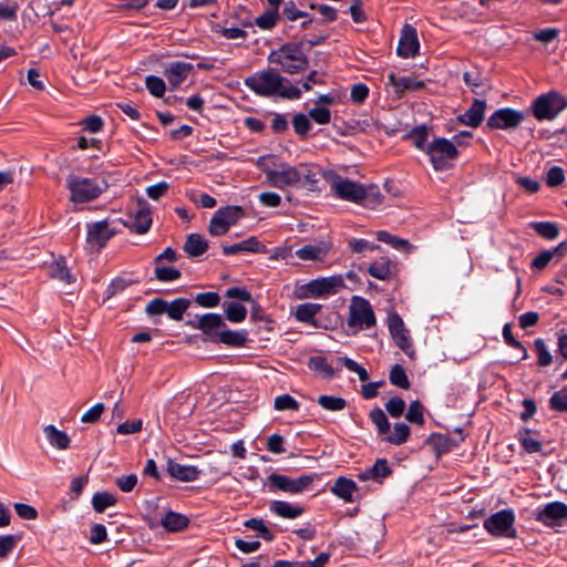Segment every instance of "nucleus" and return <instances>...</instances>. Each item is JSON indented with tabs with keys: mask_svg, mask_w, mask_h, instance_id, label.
I'll return each instance as SVG.
<instances>
[{
	"mask_svg": "<svg viewBox=\"0 0 567 567\" xmlns=\"http://www.w3.org/2000/svg\"><path fill=\"white\" fill-rule=\"evenodd\" d=\"M525 120V113L503 107L495 111L487 120V127L493 130H514Z\"/></svg>",
	"mask_w": 567,
	"mask_h": 567,
	"instance_id": "13",
	"label": "nucleus"
},
{
	"mask_svg": "<svg viewBox=\"0 0 567 567\" xmlns=\"http://www.w3.org/2000/svg\"><path fill=\"white\" fill-rule=\"evenodd\" d=\"M151 225V209L147 207L145 202H138V208L134 213L133 228L138 234H145L148 231Z\"/></svg>",
	"mask_w": 567,
	"mask_h": 567,
	"instance_id": "27",
	"label": "nucleus"
},
{
	"mask_svg": "<svg viewBox=\"0 0 567 567\" xmlns=\"http://www.w3.org/2000/svg\"><path fill=\"white\" fill-rule=\"evenodd\" d=\"M115 235L105 220L87 224V243L96 248H102Z\"/></svg>",
	"mask_w": 567,
	"mask_h": 567,
	"instance_id": "16",
	"label": "nucleus"
},
{
	"mask_svg": "<svg viewBox=\"0 0 567 567\" xmlns=\"http://www.w3.org/2000/svg\"><path fill=\"white\" fill-rule=\"evenodd\" d=\"M419 50V40L415 28L405 25L399 41L396 52L402 58H412Z\"/></svg>",
	"mask_w": 567,
	"mask_h": 567,
	"instance_id": "19",
	"label": "nucleus"
},
{
	"mask_svg": "<svg viewBox=\"0 0 567 567\" xmlns=\"http://www.w3.org/2000/svg\"><path fill=\"white\" fill-rule=\"evenodd\" d=\"M256 165L265 173L267 183L280 189L287 187L313 189L319 181L318 169L306 163L296 166L286 162L276 164L272 155H264L256 161Z\"/></svg>",
	"mask_w": 567,
	"mask_h": 567,
	"instance_id": "1",
	"label": "nucleus"
},
{
	"mask_svg": "<svg viewBox=\"0 0 567 567\" xmlns=\"http://www.w3.org/2000/svg\"><path fill=\"white\" fill-rule=\"evenodd\" d=\"M155 276L159 281H174L181 277V271L173 267H156Z\"/></svg>",
	"mask_w": 567,
	"mask_h": 567,
	"instance_id": "61",
	"label": "nucleus"
},
{
	"mask_svg": "<svg viewBox=\"0 0 567 567\" xmlns=\"http://www.w3.org/2000/svg\"><path fill=\"white\" fill-rule=\"evenodd\" d=\"M535 350L537 352V362L542 367H547L551 363L553 357L547 349V346L543 339H536L535 342Z\"/></svg>",
	"mask_w": 567,
	"mask_h": 567,
	"instance_id": "52",
	"label": "nucleus"
},
{
	"mask_svg": "<svg viewBox=\"0 0 567 567\" xmlns=\"http://www.w3.org/2000/svg\"><path fill=\"white\" fill-rule=\"evenodd\" d=\"M532 226L539 236L546 239H555L559 234V229L555 223L538 221L534 223Z\"/></svg>",
	"mask_w": 567,
	"mask_h": 567,
	"instance_id": "45",
	"label": "nucleus"
},
{
	"mask_svg": "<svg viewBox=\"0 0 567 567\" xmlns=\"http://www.w3.org/2000/svg\"><path fill=\"white\" fill-rule=\"evenodd\" d=\"M265 251V247L255 236H251L240 243L224 246L223 254L225 256L238 255L240 252H260Z\"/></svg>",
	"mask_w": 567,
	"mask_h": 567,
	"instance_id": "24",
	"label": "nucleus"
},
{
	"mask_svg": "<svg viewBox=\"0 0 567 567\" xmlns=\"http://www.w3.org/2000/svg\"><path fill=\"white\" fill-rule=\"evenodd\" d=\"M195 301L202 307L213 308L219 303L220 297L216 292H202L195 297Z\"/></svg>",
	"mask_w": 567,
	"mask_h": 567,
	"instance_id": "63",
	"label": "nucleus"
},
{
	"mask_svg": "<svg viewBox=\"0 0 567 567\" xmlns=\"http://www.w3.org/2000/svg\"><path fill=\"white\" fill-rule=\"evenodd\" d=\"M318 404L327 411L338 412L347 406V401L340 396L320 395Z\"/></svg>",
	"mask_w": 567,
	"mask_h": 567,
	"instance_id": "42",
	"label": "nucleus"
},
{
	"mask_svg": "<svg viewBox=\"0 0 567 567\" xmlns=\"http://www.w3.org/2000/svg\"><path fill=\"white\" fill-rule=\"evenodd\" d=\"M244 526L255 530L258 536L267 542H271L274 539V533L268 528L261 518H249L244 522Z\"/></svg>",
	"mask_w": 567,
	"mask_h": 567,
	"instance_id": "39",
	"label": "nucleus"
},
{
	"mask_svg": "<svg viewBox=\"0 0 567 567\" xmlns=\"http://www.w3.org/2000/svg\"><path fill=\"white\" fill-rule=\"evenodd\" d=\"M167 472L172 477L181 482H194L199 477L202 470L194 465H183L169 460L167 462Z\"/></svg>",
	"mask_w": 567,
	"mask_h": 567,
	"instance_id": "21",
	"label": "nucleus"
},
{
	"mask_svg": "<svg viewBox=\"0 0 567 567\" xmlns=\"http://www.w3.org/2000/svg\"><path fill=\"white\" fill-rule=\"evenodd\" d=\"M292 125H293L296 133L301 136L307 135L311 128L309 118L302 113H299L293 116Z\"/></svg>",
	"mask_w": 567,
	"mask_h": 567,
	"instance_id": "64",
	"label": "nucleus"
},
{
	"mask_svg": "<svg viewBox=\"0 0 567 567\" xmlns=\"http://www.w3.org/2000/svg\"><path fill=\"white\" fill-rule=\"evenodd\" d=\"M515 516L512 511H499L484 520L485 529L495 537L515 538Z\"/></svg>",
	"mask_w": 567,
	"mask_h": 567,
	"instance_id": "11",
	"label": "nucleus"
},
{
	"mask_svg": "<svg viewBox=\"0 0 567 567\" xmlns=\"http://www.w3.org/2000/svg\"><path fill=\"white\" fill-rule=\"evenodd\" d=\"M20 540V535L0 536V559L6 558L17 547Z\"/></svg>",
	"mask_w": 567,
	"mask_h": 567,
	"instance_id": "49",
	"label": "nucleus"
},
{
	"mask_svg": "<svg viewBox=\"0 0 567 567\" xmlns=\"http://www.w3.org/2000/svg\"><path fill=\"white\" fill-rule=\"evenodd\" d=\"M435 171H445L454 165L458 157V151L455 144L444 137H435L429 142L426 153Z\"/></svg>",
	"mask_w": 567,
	"mask_h": 567,
	"instance_id": "5",
	"label": "nucleus"
},
{
	"mask_svg": "<svg viewBox=\"0 0 567 567\" xmlns=\"http://www.w3.org/2000/svg\"><path fill=\"white\" fill-rule=\"evenodd\" d=\"M338 360L341 361L349 371L357 373L361 381L369 379L367 370L354 360L347 357H339Z\"/></svg>",
	"mask_w": 567,
	"mask_h": 567,
	"instance_id": "58",
	"label": "nucleus"
},
{
	"mask_svg": "<svg viewBox=\"0 0 567 567\" xmlns=\"http://www.w3.org/2000/svg\"><path fill=\"white\" fill-rule=\"evenodd\" d=\"M269 509L272 514L277 515L278 517L287 519H295L301 516L305 512L303 507L284 501L270 502Z\"/></svg>",
	"mask_w": 567,
	"mask_h": 567,
	"instance_id": "25",
	"label": "nucleus"
},
{
	"mask_svg": "<svg viewBox=\"0 0 567 567\" xmlns=\"http://www.w3.org/2000/svg\"><path fill=\"white\" fill-rule=\"evenodd\" d=\"M274 408L277 411H298L299 403L289 394H282L275 399Z\"/></svg>",
	"mask_w": 567,
	"mask_h": 567,
	"instance_id": "53",
	"label": "nucleus"
},
{
	"mask_svg": "<svg viewBox=\"0 0 567 567\" xmlns=\"http://www.w3.org/2000/svg\"><path fill=\"white\" fill-rule=\"evenodd\" d=\"M116 498L106 492L96 493L92 498V505L95 512L103 513L107 507L113 506Z\"/></svg>",
	"mask_w": 567,
	"mask_h": 567,
	"instance_id": "44",
	"label": "nucleus"
},
{
	"mask_svg": "<svg viewBox=\"0 0 567 567\" xmlns=\"http://www.w3.org/2000/svg\"><path fill=\"white\" fill-rule=\"evenodd\" d=\"M410 435V429L405 423H395L393 431L384 437V440L391 444L401 445Z\"/></svg>",
	"mask_w": 567,
	"mask_h": 567,
	"instance_id": "43",
	"label": "nucleus"
},
{
	"mask_svg": "<svg viewBox=\"0 0 567 567\" xmlns=\"http://www.w3.org/2000/svg\"><path fill=\"white\" fill-rule=\"evenodd\" d=\"M549 403L551 409L559 412H567V388L555 392L551 395Z\"/></svg>",
	"mask_w": 567,
	"mask_h": 567,
	"instance_id": "57",
	"label": "nucleus"
},
{
	"mask_svg": "<svg viewBox=\"0 0 567 567\" xmlns=\"http://www.w3.org/2000/svg\"><path fill=\"white\" fill-rule=\"evenodd\" d=\"M321 305L313 302H306L297 306L296 308V319L300 322L310 323L312 326H317L316 323V315L321 310Z\"/></svg>",
	"mask_w": 567,
	"mask_h": 567,
	"instance_id": "31",
	"label": "nucleus"
},
{
	"mask_svg": "<svg viewBox=\"0 0 567 567\" xmlns=\"http://www.w3.org/2000/svg\"><path fill=\"white\" fill-rule=\"evenodd\" d=\"M388 328L394 343L410 358H415V349L409 330L405 328L402 318L393 312L388 317Z\"/></svg>",
	"mask_w": 567,
	"mask_h": 567,
	"instance_id": "12",
	"label": "nucleus"
},
{
	"mask_svg": "<svg viewBox=\"0 0 567 567\" xmlns=\"http://www.w3.org/2000/svg\"><path fill=\"white\" fill-rule=\"evenodd\" d=\"M364 196L360 199V204L370 209L375 208L382 203V195L374 185L364 186Z\"/></svg>",
	"mask_w": 567,
	"mask_h": 567,
	"instance_id": "41",
	"label": "nucleus"
},
{
	"mask_svg": "<svg viewBox=\"0 0 567 567\" xmlns=\"http://www.w3.org/2000/svg\"><path fill=\"white\" fill-rule=\"evenodd\" d=\"M486 102L484 100L475 99L468 110L458 116V121L464 125L477 127L484 118Z\"/></svg>",
	"mask_w": 567,
	"mask_h": 567,
	"instance_id": "22",
	"label": "nucleus"
},
{
	"mask_svg": "<svg viewBox=\"0 0 567 567\" xmlns=\"http://www.w3.org/2000/svg\"><path fill=\"white\" fill-rule=\"evenodd\" d=\"M519 442L527 453H536L542 450V443L530 435L529 430H525L520 433Z\"/></svg>",
	"mask_w": 567,
	"mask_h": 567,
	"instance_id": "54",
	"label": "nucleus"
},
{
	"mask_svg": "<svg viewBox=\"0 0 567 567\" xmlns=\"http://www.w3.org/2000/svg\"><path fill=\"white\" fill-rule=\"evenodd\" d=\"M224 310L227 319L234 323L243 322L247 317V309L239 302L230 301L224 303Z\"/></svg>",
	"mask_w": 567,
	"mask_h": 567,
	"instance_id": "37",
	"label": "nucleus"
},
{
	"mask_svg": "<svg viewBox=\"0 0 567 567\" xmlns=\"http://www.w3.org/2000/svg\"><path fill=\"white\" fill-rule=\"evenodd\" d=\"M389 83L394 92L402 95L406 91H417L424 86V82L412 76H396L394 73L388 75Z\"/></svg>",
	"mask_w": 567,
	"mask_h": 567,
	"instance_id": "23",
	"label": "nucleus"
},
{
	"mask_svg": "<svg viewBox=\"0 0 567 567\" xmlns=\"http://www.w3.org/2000/svg\"><path fill=\"white\" fill-rule=\"evenodd\" d=\"M308 367L315 373L323 378H332L334 372L332 367L328 363L327 359L322 355L311 357L308 361Z\"/></svg>",
	"mask_w": 567,
	"mask_h": 567,
	"instance_id": "36",
	"label": "nucleus"
},
{
	"mask_svg": "<svg viewBox=\"0 0 567 567\" xmlns=\"http://www.w3.org/2000/svg\"><path fill=\"white\" fill-rule=\"evenodd\" d=\"M317 474H303L297 478L272 473L267 477V484L271 492L281 491L289 494H300L312 485Z\"/></svg>",
	"mask_w": 567,
	"mask_h": 567,
	"instance_id": "7",
	"label": "nucleus"
},
{
	"mask_svg": "<svg viewBox=\"0 0 567 567\" xmlns=\"http://www.w3.org/2000/svg\"><path fill=\"white\" fill-rule=\"evenodd\" d=\"M208 249L207 240L199 234H190L184 244V250L190 257L202 256Z\"/></svg>",
	"mask_w": 567,
	"mask_h": 567,
	"instance_id": "29",
	"label": "nucleus"
},
{
	"mask_svg": "<svg viewBox=\"0 0 567 567\" xmlns=\"http://www.w3.org/2000/svg\"><path fill=\"white\" fill-rule=\"evenodd\" d=\"M385 409L392 417H399L404 412L405 402L399 396H393L386 402Z\"/></svg>",
	"mask_w": 567,
	"mask_h": 567,
	"instance_id": "62",
	"label": "nucleus"
},
{
	"mask_svg": "<svg viewBox=\"0 0 567 567\" xmlns=\"http://www.w3.org/2000/svg\"><path fill=\"white\" fill-rule=\"evenodd\" d=\"M375 324V316L370 302L362 297H353L349 307L348 327L358 332Z\"/></svg>",
	"mask_w": 567,
	"mask_h": 567,
	"instance_id": "8",
	"label": "nucleus"
},
{
	"mask_svg": "<svg viewBox=\"0 0 567 567\" xmlns=\"http://www.w3.org/2000/svg\"><path fill=\"white\" fill-rule=\"evenodd\" d=\"M239 206H226L217 209L210 219L208 231L212 236L225 235L243 217Z\"/></svg>",
	"mask_w": 567,
	"mask_h": 567,
	"instance_id": "10",
	"label": "nucleus"
},
{
	"mask_svg": "<svg viewBox=\"0 0 567 567\" xmlns=\"http://www.w3.org/2000/svg\"><path fill=\"white\" fill-rule=\"evenodd\" d=\"M343 287L344 280L341 275L319 277L302 286V297L317 298L330 296L339 292Z\"/></svg>",
	"mask_w": 567,
	"mask_h": 567,
	"instance_id": "9",
	"label": "nucleus"
},
{
	"mask_svg": "<svg viewBox=\"0 0 567 567\" xmlns=\"http://www.w3.org/2000/svg\"><path fill=\"white\" fill-rule=\"evenodd\" d=\"M331 250L327 241H317L305 245L295 251V255L303 261H323Z\"/></svg>",
	"mask_w": 567,
	"mask_h": 567,
	"instance_id": "17",
	"label": "nucleus"
},
{
	"mask_svg": "<svg viewBox=\"0 0 567 567\" xmlns=\"http://www.w3.org/2000/svg\"><path fill=\"white\" fill-rule=\"evenodd\" d=\"M43 432L51 446L58 450H66L70 446L71 440L69 435L58 430L54 425L44 426Z\"/></svg>",
	"mask_w": 567,
	"mask_h": 567,
	"instance_id": "28",
	"label": "nucleus"
},
{
	"mask_svg": "<svg viewBox=\"0 0 567 567\" xmlns=\"http://www.w3.org/2000/svg\"><path fill=\"white\" fill-rule=\"evenodd\" d=\"M370 419L378 429L379 434H386L390 431V423L383 410L375 408L370 412Z\"/></svg>",
	"mask_w": 567,
	"mask_h": 567,
	"instance_id": "46",
	"label": "nucleus"
},
{
	"mask_svg": "<svg viewBox=\"0 0 567 567\" xmlns=\"http://www.w3.org/2000/svg\"><path fill=\"white\" fill-rule=\"evenodd\" d=\"M377 238H378V240H380L382 243H385V244H389L393 248H395L398 250H401V251H404V252H409L411 250V247H412L411 244L408 240L399 238L396 236H393V235H391L390 233H388L385 230L378 231L377 233Z\"/></svg>",
	"mask_w": 567,
	"mask_h": 567,
	"instance_id": "38",
	"label": "nucleus"
},
{
	"mask_svg": "<svg viewBox=\"0 0 567 567\" xmlns=\"http://www.w3.org/2000/svg\"><path fill=\"white\" fill-rule=\"evenodd\" d=\"M19 6L14 1L0 2V20L12 21L17 19Z\"/></svg>",
	"mask_w": 567,
	"mask_h": 567,
	"instance_id": "59",
	"label": "nucleus"
},
{
	"mask_svg": "<svg viewBox=\"0 0 567 567\" xmlns=\"http://www.w3.org/2000/svg\"><path fill=\"white\" fill-rule=\"evenodd\" d=\"M188 518L175 512H168L162 518V526L169 532H178L188 525Z\"/></svg>",
	"mask_w": 567,
	"mask_h": 567,
	"instance_id": "33",
	"label": "nucleus"
},
{
	"mask_svg": "<svg viewBox=\"0 0 567 567\" xmlns=\"http://www.w3.org/2000/svg\"><path fill=\"white\" fill-rule=\"evenodd\" d=\"M51 272L54 278L65 284H72L74 281V277L70 274L64 259L55 261L52 265Z\"/></svg>",
	"mask_w": 567,
	"mask_h": 567,
	"instance_id": "48",
	"label": "nucleus"
},
{
	"mask_svg": "<svg viewBox=\"0 0 567 567\" xmlns=\"http://www.w3.org/2000/svg\"><path fill=\"white\" fill-rule=\"evenodd\" d=\"M268 61L279 64L281 70L289 74H296L307 69L308 58L297 44L287 43L276 51H272Z\"/></svg>",
	"mask_w": 567,
	"mask_h": 567,
	"instance_id": "3",
	"label": "nucleus"
},
{
	"mask_svg": "<svg viewBox=\"0 0 567 567\" xmlns=\"http://www.w3.org/2000/svg\"><path fill=\"white\" fill-rule=\"evenodd\" d=\"M423 410V405L419 401L411 402L405 415L406 420L411 423L422 425L424 423Z\"/></svg>",
	"mask_w": 567,
	"mask_h": 567,
	"instance_id": "56",
	"label": "nucleus"
},
{
	"mask_svg": "<svg viewBox=\"0 0 567 567\" xmlns=\"http://www.w3.org/2000/svg\"><path fill=\"white\" fill-rule=\"evenodd\" d=\"M390 381L392 384L401 388L409 389L410 382L406 377L404 369L400 364H395L392 367L390 371Z\"/></svg>",
	"mask_w": 567,
	"mask_h": 567,
	"instance_id": "50",
	"label": "nucleus"
},
{
	"mask_svg": "<svg viewBox=\"0 0 567 567\" xmlns=\"http://www.w3.org/2000/svg\"><path fill=\"white\" fill-rule=\"evenodd\" d=\"M189 305H190V301L188 299L177 298L169 303L167 302L166 313L173 320H182L183 315L186 311V309L189 307Z\"/></svg>",
	"mask_w": 567,
	"mask_h": 567,
	"instance_id": "40",
	"label": "nucleus"
},
{
	"mask_svg": "<svg viewBox=\"0 0 567 567\" xmlns=\"http://www.w3.org/2000/svg\"><path fill=\"white\" fill-rule=\"evenodd\" d=\"M533 115L538 121H553L560 112L567 109V97L559 92L551 90L539 95L532 103Z\"/></svg>",
	"mask_w": 567,
	"mask_h": 567,
	"instance_id": "6",
	"label": "nucleus"
},
{
	"mask_svg": "<svg viewBox=\"0 0 567 567\" xmlns=\"http://www.w3.org/2000/svg\"><path fill=\"white\" fill-rule=\"evenodd\" d=\"M567 518V505L561 502L548 503L537 514V519L551 526Z\"/></svg>",
	"mask_w": 567,
	"mask_h": 567,
	"instance_id": "18",
	"label": "nucleus"
},
{
	"mask_svg": "<svg viewBox=\"0 0 567 567\" xmlns=\"http://www.w3.org/2000/svg\"><path fill=\"white\" fill-rule=\"evenodd\" d=\"M390 473H391V468L388 464V461L385 458H379V460H377V462L374 463V465L372 467L362 472L359 475V478L361 481H368V480L379 481V480H382V478L386 477L388 475H390Z\"/></svg>",
	"mask_w": 567,
	"mask_h": 567,
	"instance_id": "30",
	"label": "nucleus"
},
{
	"mask_svg": "<svg viewBox=\"0 0 567 567\" xmlns=\"http://www.w3.org/2000/svg\"><path fill=\"white\" fill-rule=\"evenodd\" d=\"M277 20V11L269 9L266 12H264L260 17L256 18L255 23L262 30H270L276 25Z\"/></svg>",
	"mask_w": 567,
	"mask_h": 567,
	"instance_id": "55",
	"label": "nucleus"
},
{
	"mask_svg": "<svg viewBox=\"0 0 567 567\" xmlns=\"http://www.w3.org/2000/svg\"><path fill=\"white\" fill-rule=\"evenodd\" d=\"M226 327L225 320L221 315L206 313L197 317L196 328L200 329L213 342H217L219 334Z\"/></svg>",
	"mask_w": 567,
	"mask_h": 567,
	"instance_id": "15",
	"label": "nucleus"
},
{
	"mask_svg": "<svg viewBox=\"0 0 567 567\" xmlns=\"http://www.w3.org/2000/svg\"><path fill=\"white\" fill-rule=\"evenodd\" d=\"M331 187L339 198L353 203H359L365 194L363 185L341 176L332 178Z\"/></svg>",
	"mask_w": 567,
	"mask_h": 567,
	"instance_id": "14",
	"label": "nucleus"
},
{
	"mask_svg": "<svg viewBox=\"0 0 567 567\" xmlns=\"http://www.w3.org/2000/svg\"><path fill=\"white\" fill-rule=\"evenodd\" d=\"M429 133H430V127L426 126V125H419V126H415L408 135V137L412 141L413 145L426 153V148L429 147V142H427V138H429Z\"/></svg>",
	"mask_w": 567,
	"mask_h": 567,
	"instance_id": "34",
	"label": "nucleus"
},
{
	"mask_svg": "<svg viewBox=\"0 0 567 567\" xmlns=\"http://www.w3.org/2000/svg\"><path fill=\"white\" fill-rule=\"evenodd\" d=\"M193 65L183 61L168 63L164 69V75L173 87L181 85L188 76Z\"/></svg>",
	"mask_w": 567,
	"mask_h": 567,
	"instance_id": "20",
	"label": "nucleus"
},
{
	"mask_svg": "<svg viewBox=\"0 0 567 567\" xmlns=\"http://www.w3.org/2000/svg\"><path fill=\"white\" fill-rule=\"evenodd\" d=\"M247 341V331L246 330H229L225 327L219 334L217 342H221L224 344L230 347H241Z\"/></svg>",
	"mask_w": 567,
	"mask_h": 567,
	"instance_id": "32",
	"label": "nucleus"
},
{
	"mask_svg": "<svg viewBox=\"0 0 567 567\" xmlns=\"http://www.w3.org/2000/svg\"><path fill=\"white\" fill-rule=\"evenodd\" d=\"M565 174L564 169L559 166H553L548 169L546 175V184L549 187H556L564 183Z\"/></svg>",
	"mask_w": 567,
	"mask_h": 567,
	"instance_id": "60",
	"label": "nucleus"
},
{
	"mask_svg": "<svg viewBox=\"0 0 567 567\" xmlns=\"http://www.w3.org/2000/svg\"><path fill=\"white\" fill-rule=\"evenodd\" d=\"M245 85L260 96H280L287 100H298L301 91L281 76L275 69L255 72L245 79Z\"/></svg>",
	"mask_w": 567,
	"mask_h": 567,
	"instance_id": "2",
	"label": "nucleus"
},
{
	"mask_svg": "<svg viewBox=\"0 0 567 567\" xmlns=\"http://www.w3.org/2000/svg\"><path fill=\"white\" fill-rule=\"evenodd\" d=\"M566 245L561 243L559 246L554 248L553 250H544L538 256H536L532 261V267L536 269H544L549 261L556 256H563L566 251Z\"/></svg>",
	"mask_w": 567,
	"mask_h": 567,
	"instance_id": "35",
	"label": "nucleus"
},
{
	"mask_svg": "<svg viewBox=\"0 0 567 567\" xmlns=\"http://www.w3.org/2000/svg\"><path fill=\"white\" fill-rule=\"evenodd\" d=\"M358 489L354 481L340 476L331 487V493L343 499L346 503L353 502V493Z\"/></svg>",
	"mask_w": 567,
	"mask_h": 567,
	"instance_id": "26",
	"label": "nucleus"
},
{
	"mask_svg": "<svg viewBox=\"0 0 567 567\" xmlns=\"http://www.w3.org/2000/svg\"><path fill=\"white\" fill-rule=\"evenodd\" d=\"M145 85L150 93L156 97H161L165 93V82L158 76L147 75L145 79Z\"/></svg>",
	"mask_w": 567,
	"mask_h": 567,
	"instance_id": "51",
	"label": "nucleus"
},
{
	"mask_svg": "<svg viewBox=\"0 0 567 567\" xmlns=\"http://www.w3.org/2000/svg\"><path fill=\"white\" fill-rule=\"evenodd\" d=\"M71 193V200L74 203H87L96 199L107 187L104 181L95 178L70 175L66 179Z\"/></svg>",
	"mask_w": 567,
	"mask_h": 567,
	"instance_id": "4",
	"label": "nucleus"
},
{
	"mask_svg": "<svg viewBox=\"0 0 567 567\" xmlns=\"http://www.w3.org/2000/svg\"><path fill=\"white\" fill-rule=\"evenodd\" d=\"M369 274L380 280H384L391 275V265L389 260L375 261L369 266Z\"/></svg>",
	"mask_w": 567,
	"mask_h": 567,
	"instance_id": "47",
	"label": "nucleus"
}]
</instances>
